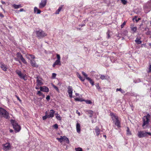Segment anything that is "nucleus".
<instances>
[{"label": "nucleus", "mask_w": 151, "mask_h": 151, "mask_svg": "<svg viewBox=\"0 0 151 151\" xmlns=\"http://www.w3.org/2000/svg\"><path fill=\"white\" fill-rule=\"evenodd\" d=\"M0 116L1 117H4L7 119H9L10 118L9 113L1 107H0Z\"/></svg>", "instance_id": "1"}, {"label": "nucleus", "mask_w": 151, "mask_h": 151, "mask_svg": "<svg viewBox=\"0 0 151 151\" xmlns=\"http://www.w3.org/2000/svg\"><path fill=\"white\" fill-rule=\"evenodd\" d=\"M36 34L37 37L39 39L43 38L47 36V35L46 33L41 29L36 31Z\"/></svg>", "instance_id": "2"}, {"label": "nucleus", "mask_w": 151, "mask_h": 151, "mask_svg": "<svg viewBox=\"0 0 151 151\" xmlns=\"http://www.w3.org/2000/svg\"><path fill=\"white\" fill-rule=\"evenodd\" d=\"M148 135L151 136V133L145 131H140L138 132L137 134L139 138L147 137Z\"/></svg>", "instance_id": "3"}, {"label": "nucleus", "mask_w": 151, "mask_h": 151, "mask_svg": "<svg viewBox=\"0 0 151 151\" xmlns=\"http://www.w3.org/2000/svg\"><path fill=\"white\" fill-rule=\"evenodd\" d=\"M11 122L15 130L17 131V132H19L21 129L20 126L14 120H11Z\"/></svg>", "instance_id": "4"}, {"label": "nucleus", "mask_w": 151, "mask_h": 151, "mask_svg": "<svg viewBox=\"0 0 151 151\" xmlns=\"http://www.w3.org/2000/svg\"><path fill=\"white\" fill-rule=\"evenodd\" d=\"M15 72L18 75L20 78L23 79L25 81L27 80V79L25 78L26 75L22 73L21 71L19 70H16Z\"/></svg>", "instance_id": "5"}, {"label": "nucleus", "mask_w": 151, "mask_h": 151, "mask_svg": "<svg viewBox=\"0 0 151 151\" xmlns=\"http://www.w3.org/2000/svg\"><path fill=\"white\" fill-rule=\"evenodd\" d=\"M150 6H151V0L144 7L145 12V13H147L150 11Z\"/></svg>", "instance_id": "6"}, {"label": "nucleus", "mask_w": 151, "mask_h": 151, "mask_svg": "<svg viewBox=\"0 0 151 151\" xmlns=\"http://www.w3.org/2000/svg\"><path fill=\"white\" fill-rule=\"evenodd\" d=\"M142 120L143 124L142 125V127H144L145 125H148L150 122L149 119H147V117H143L142 118Z\"/></svg>", "instance_id": "7"}, {"label": "nucleus", "mask_w": 151, "mask_h": 151, "mask_svg": "<svg viewBox=\"0 0 151 151\" xmlns=\"http://www.w3.org/2000/svg\"><path fill=\"white\" fill-rule=\"evenodd\" d=\"M37 83V85L38 86H40L42 85L43 84L42 82V79L39 76H37L36 77Z\"/></svg>", "instance_id": "8"}, {"label": "nucleus", "mask_w": 151, "mask_h": 151, "mask_svg": "<svg viewBox=\"0 0 151 151\" xmlns=\"http://www.w3.org/2000/svg\"><path fill=\"white\" fill-rule=\"evenodd\" d=\"M47 0H42L39 5V7L42 8L44 7L46 5Z\"/></svg>", "instance_id": "9"}, {"label": "nucleus", "mask_w": 151, "mask_h": 151, "mask_svg": "<svg viewBox=\"0 0 151 151\" xmlns=\"http://www.w3.org/2000/svg\"><path fill=\"white\" fill-rule=\"evenodd\" d=\"M68 93L69 95V97L70 98H72V92H73V89L72 87L70 86H68Z\"/></svg>", "instance_id": "10"}, {"label": "nucleus", "mask_w": 151, "mask_h": 151, "mask_svg": "<svg viewBox=\"0 0 151 151\" xmlns=\"http://www.w3.org/2000/svg\"><path fill=\"white\" fill-rule=\"evenodd\" d=\"M40 90L41 91L45 92H48L49 91V89L46 86H43L40 87Z\"/></svg>", "instance_id": "11"}, {"label": "nucleus", "mask_w": 151, "mask_h": 151, "mask_svg": "<svg viewBox=\"0 0 151 151\" xmlns=\"http://www.w3.org/2000/svg\"><path fill=\"white\" fill-rule=\"evenodd\" d=\"M10 147V145L9 143H6L4 145V149L6 151L9 149Z\"/></svg>", "instance_id": "12"}, {"label": "nucleus", "mask_w": 151, "mask_h": 151, "mask_svg": "<svg viewBox=\"0 0 151 151\" xmlns=\"http://www.w3.org/2000/svg\"><path fill=\"white\" fill-rule=\"evenodd\" d=\"M111 116V118L112 119V120L113 121V122L114 123V121L118 119V117L117 116H116L113 113H111L110 114Z\"/></svg>", "instance_id": "13"}, {"label": "nucleus", "mask_w": 151, "mask_h": 151, "mask_svg": "<svg viewBox=\"0 0 151 151\" xmlns=\"http://www.w3.org/2000/svg\"><path fill=\"white\" fill-rule=\"evenodd\" d=\"M130 28H131V30L132 31V33H134L136 32L137 30V27H134L133 25H131Z\"/></svg>", "instance_id": "14"}, {"label": "nucleus", "mask_w": 151, "mask_h": 151, "mask_svg": "<svg viewBox=\"0 0 151 151\" xmlns=\"http://www.w3.org/2000/svg\"><path fill=\"white\" fill-rule=\"evenodd\" d=\"M50 115H48L47 117L48 118L50 117H52L54 116L55 111L53 110H50Z\"/></svg>", "instance_id": "15"}, {"label": "nucleus", "mask_w": 151, "mask_h": 151, "mask_svg": "<svg viewBox=\"0 0 151 151\" xmlns=\"http://www.w3.org/2000/svg\"><path fill=\"white\" fill-rule=\"evenodd\" d=\"M80 125L78 123H77L76 124V128L77 132L78 133L80 132L81 128H80Z\"/></svg>", "instance_id": "16"}, {"label": "nucleus", "mask_w": 151, "mask_h": 151, "mask_svg": "<svg viewBox=\"0 0 151 151\" xmlns=\"http://www.w3.org/2000/svg\"><path fill=\"white\" fill-rule=\"evenodd\" d=\"M95 132L96 133V135L98 136L100 134V129L98 127H96L95 129Z\"/></svg>", "instance_id": "17"}, {"label": "nucleus", "mask_w": 151, "mask_h": 151, "mask_svg": "<svg viewBox=\"0 0 151 151\" xmlns=\"http://www.w3.org/2000/svg\"><path fill=\"white\" fill-rule=\"evenodd\" d=\"M63 7V5H61V6L59 7L57 10L55 12V14H59L61 10Z\"/></svg>", "instance_id": "18"}, {"label": "nucleus", "mask_w": 151, "mask_h": 151, "mask_svg": "<svg viewBox=\"0 0 151 151\" xmlns=\"http://www.w3.org/2000/svg\"><path fill=\"white\" fill-rule=\"evenodd\" d=\"M141 38H139L138 37L136 38L135 40V42L137 44H140L142 43V41L140 40Z\"/></svg>", "instance_id": "19"}, {"label": "nucleus", "mask_w": 151, "mask_h": 151, "mask_svg": "<svg viewBox=\"0 0 151 151\" xmlns=\"http://www.w3.org/2000/svg\"><path fill=\"white\" fill-rule=\"evenodd\" d=\"M34 11L35 13L37 12V14H40L41 12V10L38 9L36 7H34Z\"/></svg>", "instance_id": "20"}, {"label": "nucleus", "mask_w": 151, "mask_h": 151, "mask_svg": "<svg viewBox=\"0 0 151 151\" xmlns=\"http://www.w3.org/2000/svg\"><path fill=\"white\" fill-rule=\"evenodd\" d=\"M12 6L15 9H17L19 8H21L22 6L21 4L16 5L15 4L13 5Z\"/></svg>", "instance_id": "21"}, {"label": "nucleus", "mask_w": 151, "mask_h": 151, "mask_svg": "<svg viewBox=\"0 0 151 151\" xmlns=\"http://www.w3.org/2000/svg\"><path fill=\"white\" fill-rule=\"evenodd\" d=\"M116 121L115 122V124L118 127H120V123L119 120L118 119L116 120Z\"/></svg>", "instance_id": "22"}, {"label": "nucleus", "mask_w": 151, "mask_h": 151, "mask_svg": "<svg viewBox=\"0 0 151 151\" xmlns=\"http://www.w3.org/2000/svg\"><path fill=\"white\" fill-rule=\"evenodd\" d=\"M86 79L89 81L90 83H91L92 86H93L94 85V82L90 78H87Z\"/></svg>", "instance_id": "23"}, {"label": "nucleus", "mask_w": 151, "mask_h": 151, "mask_svg": "<svg viewBox=\"0 0 151 151\" xmlns=\"http://www.w3.org/2000/svg\"><path fill=\"white\" fill-rule=\"evenodd\" d=\"M63 141H65L68 144L69 143V141L68 139L65 136H63Z\"/></svg>", "instance_id": "24"}, {"label": "nucleus", "mask_w": 151, "mask_h": 151, "mask_svg": "<svg viewBox=\"0 0 151 151\" xmlns=\"http://www.w3.org/2000/svg\"><path fill=\"white\" fill-rule=\"evenodd\" d=\"M26 56L27 58H31L34 59L35 58V57L34 55L29 54H27L26 55Z\"/></svg>", "instance_id": "25"}, {"label": "nucleus", "mask_w": 151, "mask_h": 151, "mask_svg": "<svg viewBox=\"0 0 151 151\" xmlns=\"http://www.w3.org/2000/svg\"><path fill=\"white\" fill-rule=\"evenodd\" d=\"M60 64V60H57L55 63H54L53 66H54L55 65H59Z\"/></svg>", "instance_id": "26"}, {"label": "nucleus", "mask_w": 151, "mask_h": 151, "mask_svg": "<svg viewBox=\"0 0 151 151\" xmlns=\"http://www.w3.org/2000/svg\"><path fill=\"white\" fill-rule=\"evenodd\" d=\"M17 56L18 58L20 59H21L23 57L22 55L19 52H18L17 54Z\"/></svg>", "instance_id": "27"}, {"label": "nucleus", "mask_w": 151, "mask_h": 151, "mask_svg": "<svg viewBox=\"0 0 151 151\" xmlns=\"http://www.w3.org/2000/svg\"><path fill=\"white\" fill-rule=\"evenodd\" d=\"M77 76L81 80V81H83L85 80V78L81 76V75L78 73H77Z\"/></svg>", "instance_id": "28"}, {"label": "nucleus", "mask_w": 151, "mask_h": 151, "mask_svg": "<svg viewBox=\"0 0 151 151\" xmlns=\"http://www.w3.org/2000/svg\"><path fill=\"white\" fill-rule=\"evenodd\" d=\"M55 116L56 119L58 120H61V117H60V115L58 113L55 114Z\"/></svg>", "instance_id": "29"}, {"label": "nucleus", "mask_w": 151, "mask_h": 151, "mask_svg": "<svg viewBox=\"0 0 151 151\" xmlns=\"http://www.w3.org/2000/svg\"><path fill=\"white\" fill-rule=\"evenodd\" d=\"M137 17L136 16H134V17L133 19V20L134 21L135 20L136 22H137L138 21L141 19V18H139L137 19Z\"/></svg>", "instance_id": "30"}, {"label": "nucleus", "mask_w": 151, "mask_h": 151, "mask_svg": "<svg viewBox=\"0 0 151 151\" xmlns=\"http://www.w3.org/2000/svg\"><path fill=\"white\" fill-rule=\"evenodd\" d=\"M87 112H88V113L90 114L89 117H92L93 116V111L91 110L87 111Z\"/></svg>", "instance_id": "31"}, {"label": "nucleus", "mask_w": 151, "mask_h": 151, "mask_svg": "<svg viewBox=\"0 0 151 151\" xmlns=\"http://www.w3.org/2000/svg\"><path fill=\"white\" fill-rule=\"evenodd\" d=\"M31 64L32 66H36L35 61L34 60H30Z\"/></svg>", "instance_id": "32"}, {"label": "nucleus", "mask_w": 151, "mask_h": 151, "mask_svg": "<svg viewBox=\"0 0 151 151\" xmlns=\"http://www.w3.org/2000/svg\"><path fill=\"white\" fill-rule=\"evenodd\" d=\"M37 94L39 96H43V97H44L45 96V95L43 94L40 91H37Z\"/></svg>", "instance_id": "33"}, {"label": "nucleus", "mask_w": 151, "mask_h": 151, "mask_svg": "<svg viewBox=\"0 0 151 151\" xmlns=\"http://www.w3.org/2000/svg\"><path fill=\"white\" fill-rule=\"evenodd\" d=\"M20 60L24 64L27 65V63L23 57Z\"/></svg>", "instance_id": "34"}, {"label": "nucleus", "mask_w": 151, "mask_h": 151, "mask_svg": "<svg viewBox=\"0 0 151 151\" xmlns=\"http://www.w3.org/2000/svg\"><path fill=\"white\" fill-rule=\"evenodd\" d=\"M56 139L59 141L61 143L63 141V137L62 136H60V138H57Z\"/></svg>", "instance_id": "35"}, {"label": "nucleus", "mask_w": 151, "mask_h": 151, "mask_svg": "<svg viewBox=\"0 0 151 151\" xmlns=\"http://www.w3.org/2000/svg\"><path fill=\"white\" fill-rule=\"evenodd\" d=\"M83 101H85L87 104H92V102L90 100H83Z\"/></svg>", "instance_id": "36"}, {"label": "nucleus", "mask_w": 151, "mask_h": 151, "mask_svg": "<svg viewBox=\"0 0 151 151\" xmlns=\"http://www.w3.org/2000/svg\"><path fill=\"white\" fill-rule=\"evenodd\" d=\"M121 91L122 93H124L125 92V91L124 90H123L121 88H117L116 89V91Z\"/></svg>", "instance_id": "37"}, {"label": "nucleus", "mask_w": 151, "mask_h": 151, "mask_svg": "<svg viewBox=\"0 0 151 151\" xmlns=\"http://www.w3.org/2000/svg\"><path fill=\"white\" fill-rule=\"evenodd\" d=\"M100 78L102 80L106 79V76L104 75H101Z\"/></svg>", "instance_id": "38"}, {"label": "nucleus", "mask_w": 151, "mask_h": 151, "mask_svg": "<svg viewBox=\"0 0 151 151\" xmlns=\"http://www.w3.org/2000/svg\"><path fill=\"white\" fill-rule=\"evenodd\" d=\"M52 86L58 92L59 91V90L58 88L56 86L53 84H52Z\"/></svg>", "instance_id": "39"}, {"label": "nucleus", "mask_w": 151, "mask_h": 151, "mask_svg": "<svg viewBox=\"0 0 151 151\" xmlns=\"http://www.w3.org/2000/svg\"><path fill=\"white\" fill-rule=\"evenodd\" d=\"M127 134H128L131 135V133L128 127H127Z\"/></svg>", "instance_id": "40"}, {"label": "nucleus", "mask_w": 151, "mask_h": 151, "mask_svg": "<svg viewBox=\"0 0 151 151\" xmlns=\"http://www.w3.org/2000/svg\"><path fill=\"white\" fill-rule=\"evenodd\" d=\"M75 149L76 151H82V149L80 147L76 148Z\"/></svg>", "instance_id": "41"}, {"label": "nucleus", "mask_w": 151, "mask_h": 151, "mask_svg": "<svg viewBox=\"0 0 151 151\" xmlns=\"http://www.w3.org/2000/svg\"><path fill=\"white\" fill-rule=\"evenodd\" d=\"M126 21H124L123 23L121 25V27L122 28L124 27L125 25L126 24Z\"/></svg>", "instance_id": "42"}, {"label": "nucleus", "mask_w": 151, "mask_h": 151, "mask_svg": "<svg viewBox=\"0 0 151 151\" xmlns=\"http://www.w3.org/2000/svg\"><path fill=\"white\" fill-rule=\"evenodd\" d=\"M122 3L124 4H126L127 3V1L126 0H121Z\"/></svg>", "instance_id": "43"}, {"label": "nucleus", "mask_w": 151, "mask_h": 151, "mask_svg": "<svg viewBox=\"0 0 151 151\" xmlns=\"http://www.w3.org/2000/svg\"><path fill=\"white\" fill-rule=\"evenodd\" d=\"M82 73L86 77V79L87 78H88L87 77V75L84 72H82Z\"/></svg>", "instance_id": "44"}, {"label": "nucleus", "mask_w": 151, "mask_h": 151, "mask_svg": "<svg viewBox=\"0 0 151 151\" xmlns=\"http://www.w3.org/2000/svg\"><path fill=\"white\" fill-rule=\"evenodd\" d=\"M4 71H6L7 69L6 67H0Z\"/></svg>", "instance_id": "45"}, {"label": "nucleus", "mask_w": 151, "mask_h": 151, "mask_svg": "<svg viewBox=\"0 0 151 151\" xmlns=\"http://www.w3.org/2000/svg\"><path fill=\"white\" fill-rule=\"evenodd\" d=\"M48 115H45V116H43L42 117V119L43 120H45L47 118H48V117H47Z\"/></svg>", "instance_id": "46"}, {"label": "nucleus", "mask_w": 151, "mask_h": 151, "mask_svg": "<svg viewBox=\"0 0 151 151\" xmlns=\"http://www.w3.org/2000/svg\"><path fill=\"white\" fill-rule=\"evenodd\" d=\"M54 128L55 129H57L58 128V125L57 124H55L53 126Z\"/></svg>", "instance_id": "47"}, {"label": "nucleus", "mask_w": 151, "mask_h": 151, "mask_svg": "<svg viewBox=\"0 0 151 151\" xmlns=\"http://www.w3.org/2000/svg\"><path fill=\"white\" fill-rule=\"evenodd\" d=\"M106 34L107 35L108 38H109L110 37V32L109 31H108L106 32Z\"/></svg>", "instance_id": "48"}, {"label": "nucleus", "mask_w": 151, "mask_h": 151, "mask_svg": "<svg viewBox=\"0 0 151 151\" xmlns=\"http://www.w3.org/2000/svg\"><path fill=\"white\" fill-rule=\"evenodd\" d=\"M56 75V74H55V73H53L52 74V78H55Z\"/></svg>", "instance_id": "49"}, {"label": "nucleus", "mask_w": 151, "mask_h": 151, "mask_svg": "<svg viewBox=\"0 0 151 151\" xmlns=\"http://www.w3.org/2000/svg\"><path fill=\"white\" fill-rule=\"evenodd\" d=\"M57 60H60V55H59L57 54Z\"/></svg>", "instance_id": "50"}, {"label": "nucleus", "mask_w": 151, "mask_h": 151, "mask_svg": "<svg viewBox=\"0 0 151 151\" xmlns=\"http://www.w3.org/2000/svg\"><path fill=\"white\" fill-rule=\"evenodd\" d=\"M144 117H147V119H149L150 118V116L149 114H148L147 116H145Z\"/></svg>", "instance_id": "51"}, {"label": "nucleus", "mask_w": 151, "mask_h": 151, "mask_svg": "<svg viewBox=\"0 0 151 151\" xmlns=\"http://www.w3.org/2000/svg\"><path fill=\"white\" fill-rule=\"evenodd\" d=\"M16 97L17 98V99L20 102H21L22 100L19 99V97L17 95H16Z\"/></svg>", "instance_id": "52"}, {"label": "nucleus", "mask_w": 151, "mask_h": 151, "mask_svg": "<svg viewBox=\"0 0 151 151\" xmlns=\"http://www.w3.org/2000/svg\"><path fill=\"white\" fill-rule=\"evenodd\" d=\"M75 100L76 101H83V100H81V99L78 98H76V99H75Z\"/></svg>", "instance_id": "53"}, {"label": "nucleus", "mask_w": 151, "mask_h": 151, "mask_svg": "<svg viewBox=\"0 0 151 151\" xmlns=\"http://www.w3.org/2000/svg\"><path fill=\"white\" fill-rule=\"evenodd\" d=\"M96 87L98 89H100V88L99 86V83H96Z\"/></svg>", "instance_id": "54"}, {"label": "nucleus", "mask_w": 151, "mask_h": 151, "mask_svg": "<svg viewBox=\"0 0 151 151\" xmlns=\"http://www.w3.org/2000/svg\"><path fill=\"white\" fill-rule=\"evenodd\" d=\"M46 99L47 101H49L50 99V96L49 95L47 96L46 97Z\"/></svg>", "instance_id": "55"}, {"label": "nucleus", "mask_w": 151, "mask_h": 151, "mask_svg": "<svg viewBox=\"0 0 151 151\" xmlns=\"http://www.w3.org/2000/svg\"><path fill=\"white\" fill-rule=\"evenodd\" d=\"M148 73H151V67H149V70L148 71Z\"/></svg>", "instance_id": "56"}, {"label": "nucleus", "mask_w": 151, "mask_h": 151, "mask_svg": "<svg viewBox=\"0 0 151 151\" xmlns=\"http://www.w3.org/2000/svg\"><path fill=\"white\" fill-rule=\"evenodd\" d=\"M0 16L1 17H3L4 16L2 14L0 13Z\"/></svg>", "instance_id": "57"}, {"label": "nucleus", "mask_w": 151, "mask_h": 151, "mask_svg": "<svg viewBox=\"0 0 151 151\" xmlns=\"http://www.w3.org/2000/svg\"><path fill=\"white\" fill-rule=\"evenodd\" d=\"M85 24H81L79 25V26H81L82 27L83 26H85Z\"/></svg>", "instance_id": "58"}, {"label": "nucleus", "mask_w": 151, "mask_h": 151, "mask_svg": "<svg viewBox=\"0 0 151 151\" xmlns=\"http://www.w3.org/2000/svg\"><path fill=\"white\" fill-rule=\"evenodd\" d=\"M23 10H24V9H20L19 11H20V12H22V11H23Z\"/></svg>", "instance_id": "59"}, {"label": "nucleus", "mask_w": 151, "mask_h": 151, "mask_svg": "<svg viewBox=\"0 0 151 151\" xmlns=\"http://www.w3.org/2000/svg\"><path fill=\"white\" fill-rule=\"evenodd\" d=\"M78 112V110H77L76 111V113L79 115H80V113L79 112Z\"/></svg>", "instance_id": "60"}, {"label": "nucleus", "mask_w": 151, "mask_h": 151, "mask_svg": "<svg viewBox=\"0 0 151 151\" xmlns=\"http://www.w3.org/2000/svg\"><path fill=\"white\" fill-rule=\"evenodd\" d=\"M13 132V130L12 129H10V130H9V132Z\"/></svg>", "instance_id": "61"}, {"label": "nucleus", "mask_w": 151, "mask_h": 151, "mask_svg": "<svg viewBox=\"0 0 151 151\" xmlns=\"http://www.w3.org/2000/svg\"><path fill=\"white\" fill-rule=\"evenodd\" d=\"M103 137H105L106 139V135H103Z\"/></svg>", "instance_id": "62"}, {"label": "nucleus", "mask_w": 151, "mask_h": 151, "mask_svg": "<svg viewBox=\"0 0 151 151\" xmlns=\"http://www.w3.org/2000/svg\"><path fill=\"white\" fill-rule=\"evenodd\" d=\"M45 115H48L47 112L46 111L45 112Z\"/></svg>", "instance_id": "63"}, {"label": "nucleus", "mask_w": 151, "mask_h": 151, "mask_svg": "<svg viewBox=\"0 0 151 151\" xmlns=\"http://www.w3.org/2000/svg\"><path fill=\"white\" fill-rule=\"evenodd\" d=\"M149 46H151V43H150L149 44Z\"/></svg>", "instance_id": "64"}]
</instances>
